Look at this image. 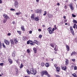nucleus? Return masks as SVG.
Masks as SVG:
<instances>
[{
    "mask_svg": "<svg viewBox=\"0 0 77 77\" xmlns=\"http://www.w3.org/2000/svg\"><path fill=\"white\" fill-rule=\"evenodd\" d=\"M4 42L6 44V45H9V44H10V42L9 41L7 40H5L4 41Z\"/></svg>",
    "mask_w": 77,
    "mask_h": 77,
    "instance_id": "nucleus-7",
    "label": "nucleus"
},
{
    "mask_svg": "<svg viewBox=\"0 0 77 77\" xmlns=\"http://www.w3.org/2000/svg\"><path fill=\"white\" fill-rule=\"evenodd\" d=\"M11 11H15V9L13 8H11Z\"/></svg>",
    "mask_w": 77,
    "mask_h": 77,
    "instance_id": "nucleus-52",
    "label": "nucleus"
},
{
    "mask_svg": "<svg viewBox=\"0 0 77 77\" xmlns=\"http://www.w3.org/2000/svg\"><path fill=\"white\" fill-rule=\"evenodd\" d=\"M33 50L34 52V53H37V49L35 47H34L33 48Z\"/></svg>",
    "mask_w": 77,
    "mask_h": 77,
    "instance_id": "nucleus-9",
    "label": "nucleus"
},
{
    "mask_svg": "<svg viewBox=\"0 0 77 77\" xmlns=\"http://www.w3.org/2000/svg\"><path fill=\"white\" fill-rule=\"evenodd\" d=\"M2 46L3 47V48H6V46H5V44H4V43H2Z\"/></svg>",
    "mask_w": 77,
    "mask_h": 77,
    "instance_id": "nucleus-30",
    "label": "nucleus"
},
{
    "mask_svg": "<svg viewBox=\"0 0 77 77\" xmlns=\"http://www.w3.org/2000/svg\"><path fill=\"white\" fill-rule=\"evenodd\" d=\"M75 26H76V24L74 23V25L73 26V28H74V29H75Z\"/></svg>",
    "mask_w": 77,
    "mask_h": 77,
    "instance_id": "nucleus-37",
    "label": "nucleus"
},
{
    "mask_svg": "<svg viewBox=\"0 0 77 77\" xmlns=\"http://www.w3.org/2000/svg\"><path fill=\"white\" fill-rule=\"evenodd\" d=\"M72 75L74 77H77V75H76V74H75V73L73 74H72Z\"/></svg>",
    "mask_w": 77,
    "mask_h": 77,
    "instance_id": "nucleus-34",
    "label": "nucleus"
},
{
    "mask_svg": "<svg viewBox=\"0 0 77 77\" xmlns=\"http://www.w3.org/2000/svg\"><path fill=\"white\" fill-rule=\"evenodd\" d=\"M41 74L42 76H44V75H45L48 77H51L50 75H49L48 73V72H47V71H42V72H41Z\"/></svg>",
    "mask_w": 77,
    "mask_h": 77,
    "instance_id": "nucleus-1",
    "label": "nucleus"
},
{
    "mask_svg": "<svg viewBox=\"0 0 77 77\" xmlns=\"http://www.w3.org/2000/svg\"><path fill=\"white\" fill-rule=\"evenodd\" d=\"M42 27H45V25H42Z\"/></svg>",
    "mask_w": 77,
    "mask_h": 77,
    "instance_id": "nucleus-64",
    "label": "nucleus"
},
{
    "mask_svg": "<svg viewBox=\"0 0 77 77\" xmlns=\"http://www.w3.org/2000/svg\"><path fill=\"white\" fill-rule=\"evenodd\" d=\"M35 12L36 13H37V14L38 13H39V10L37 9V10H35Z\"/></svg>",
    "mask_w": 77,
    "mask_h": 77,
    "instance_id": "nucleus-39",
    "label": "nucleus"
},
{
    "mask_svg": "<svg viewBox=\"0 0 77 77\" xmlns=\"http://www.w3.org/2000/svg\"><path fill=\"white\" fill-rule=\"evenodd\" d=\"M54 76H55V77H60V76L57 75H56V74H55L54 75Z\"/></svg>",
    "mask_w": 77,
    "mask_h": 77,
    "instance_id": "nucleus-42",
    "label": "nucleus"
},
{
    "mask_svg": "<svg viewBox=\"0 0 77 77\" xmlns=\"http://www.w3.org/2000/svg\"><path fill=\"white\" fill-rule=\"evenodd\" d=\"M48 17L49 18H53V15L51 14H49L48 16Z\"/></svg>",
    "mask_w": 77,
    "mask_h": 77,
    "instance_id": "nucleus-25",
    "label": "nucleus"
},
{
    "mask_svg": "<svg viewBox=\"0 0 77 77\" xmlns=\"http://www.w3.org/2000/svg\"><path fill=\"white\" fill-rule=\"evenodd\" d=\"M11 35V33H8V36H10V35Z\"/></svg>",
    "mask_w": 77,
    "mask_h": 77,
    "instance_id": "nucleus-58",
    "label": "nucleus"
},
{
    "mask_svg": "<svg viewBox=\"0 0 77 77\" xmlns=\"http://www.w3.org/2000/svg\"><path fill=\"white\" fill-rule=\"evenodd\" d=\"M35 43V44H38V41L37 40H35L33 42V44Z\"/></svg>",
    "mask_w": 77,
    "mask_h": 77,
    "instance_id": "nucleus-23",
    "label": "nucleus"
},
{
    "mask_svg": "<svg viewBox=\"0 0 77 77\" xmlns=\"http://www.w3.org/2000/svg\"><path fill=\"white\" fill-rule=\"evenodd\" d=\"M34 18H35V14H33L31 16V18L32 20H33Z\"/></svg>",
    "mask_w": 77,
    "mask_h": 77,
    "instance_id": "nucleus-21",
    "label": "nucleus"
},
{
    "mask_svg": "<svg viewBox=\"0 0 77 77\" xmlns=\"http://www.w3.org/2000/svg\"><path fill=\"white\" fill-rule=\"evenodd\" d=\"M61 67L62 68V69L63 70H64V71H66V69H67L66 66H61Z\"/></svg>",
    "mask_w": 77,
    "mask_h": 77,
    "instance_id": "nucleus-6",
    "label": "nucleus"
},
{
    "mask_svg": "<svg viewBox=\"0 0 77 77\" xmlns=\"http://www.w3.org/2000/svg\"><path fill=\"white\" fill-rule=\"evenodd\" d=\"M27 44L28 45L30 44L31 45H34V44L33 43V41L32 40H28L27 42Z\"/></svg>",
    "mask_w": 77,
    "mask_h": 77,
    "instance_id": "nucleus-2",
    "label": "nucleus"
},
{
    "mask_svg": "<svg viewBox=\"0 0 77 77\" xmlns=\"http://www.w3.org/2000/svg\"><path fill=\"white\" fill-rule=\"evenodd\" d=\"M48 31L50 34H52V33H53V32L51 30V28L50 27H49L48 28Z\"/></svg>",
    "mask_w": 77,
    "mask_h": 77,
    "instance_id": "nucleus-4",
    "label": "nucleus"
},
{
    "mask_svg": "<svg viewBox=\"0 0 77 77\" xmlns=\"http://www.w3.org/2000/svg\"><path fill=\"white\" fill-rule=\"evenodd\" d=\"M3 63H0V66H3Z\"/></svg>",
    "mask_w": 77,
    "mask_h": 77,
    "instance_id": "nucleus-51",
    "label": "nucleus"
},
{
    "mask_svg": "<svg viewBox=\"0 0 77 77\" xmlns=\"http://www.w3.org/2000/svg\"><path fill=\"white\" fill-rule=\"evenodd\" d=\"M16 75H17V74H18V69H16Z\"/></svg>",
    "mask_w": 77,
    "mask_h": 77,
    "instance_id": "nucleus-22",
    "label": "nucleus"
},
{
    "mask_svg": "<svg viewBox=\"0 0 77 77\" xmlns=\"http://www.w3.org/2000/svg\"><path fill=\"white\" fill-rule=\"evenodd\" d=\"M64 23H66L67 21V20H64Z\"/></svg>",
    "mask_w": 77,
    "mask_h": 77,
    "instance_id": "nucleus-62",
    "label": "nucleus"
},
{
    "mask_svg": "<svg viewBox=\"0 0 77 77\" xmlns=\"http://www.w3.org/2000/svg\"><path fill=\"white\" fill-rule=\"evenodd\" d=\"M72 61L73 62H75V59H72Z\"/></svg>",
    "mask_w": 77,
    "mask_h": 77,
    "instance_id": "nucleus-53",
    "label": "nucleus"
},
{
    "mask_svg": "<svg viewBox=\"0 0 77 77\" xmlns=\"http://www.w3.org/2000/svg\"><path fill=\"white\" fill-rule=\"evenodd\" d=\"M34 69H30V73L31 74H33V71Z\"/></svg>",
    "mask_w": 77,
    "mask_h": 77,
    "instance_id": "nucleus-18",
    "label": "nucleus"
},
{
    "mask_svg": "<svg viewBox=\"0 0 77 77\" xmlns=\"http://www.w3.org/2000/svg\"><path fill=\"white\" fill-rule=\"evenodd\" d=\"M36 73H37V71H36V70L34 69L32 74H33V75H35V74H36Z\"/></svg>",
    "mask_w": 77,
    "mask_h": 77,
    "instance_id": "nucleus-15",
    "label": "nucleus"
},
{
    "mask_svg": "<svg viewBox=\"0 0 77 77\" xmlns=\"http://www.w3.org/2000/svg\"><path fill=\"white\" fill-rule=\"evenodd\" d=\"M38 31H39V32H41V29H38Z\"/></svg>",
    "mask_w": 77,
    "mask_h": 77,
    "instance_id": "nucleus-61",
    "label": "nucleus"
},
{
    "mask_svg": "<svg viewBox=\"0 0 77 77\" xmlns=\"http://www.w3.org/2000/svg\"><path fill=\"white\" fill-rule=\"evenodd\" d=\"M32 33V31H30L29 32V33H30V34H31Z\"/></svg>",
    "mask_w": 77,
    "mask_h": 77,
    "instance_id": "nucleus-59",
    "label": "nucleus"
},
{
    "mask_svg": "<svg viewBox=\"0 0 77 77\" xmlns=\"http://www.w3.org/2000/svg\"><path fill=\"white\" fill-rule=\"evenodd\" d=\"M67 6L66 5H65L64 6V8H65V9H66Z\"/></svg>",
    "mask_w": 77,
    "mask_h": 77,
    "instance_id": "nucleus-54",
    "label": "nucleus"
},
{
    "mask_svg": "<svg viewBox=\"0 0 77 77\" xmlns=\"http://www.w3.org/2000/svg\"><path fill=\"white\" fill-rule=\"evenodd\" d=\"M70 8L71 10H73V9H74V8H73V7H70Z\"/></svg>",
    "mask_w": 77,
    "mask_h": 77,
    "instance_id": "nucleus-55",
    "label": "nucleus"
},
{
    "mask_svg": "<svg viewBox=\"0 0 77 77\" xmlns=\"http://www.w3.org/2000/svg\"><path fill=\"white\" fill-rule=\"evenodd\" d=\"M56 69L57 70V71L59 72V71H60V67L57 66L56 68Z\"/></svg>",
    "mask_w": 77,
    "mask_h": 77,
    "instance_id": "nucleus-10",
    "label": "nucleus"
},
{
    "mask_svg": "<svg viewBox=\"0 0 77 77\" xmlns=\"http://www.w3.org/2000/svg\"><path fill=\"white\" fill-rule=\"evenodd\" d=\"M69 6L70 8H71V7H72V4H69Z\"/></svg>",
    "mask_w": 77,
    "mask_h": 77,
    "instance_id": "nucleus-47",
    "label": "nucleus"
},
{
    "mask_svg": "<svg viewBox=\"0 0 77 77\" xmlns=\"http://www.w3.org/2000/svg\"><path fill=\"white\" fill-rule=\"evenodd\" d=\"M18 2L17 1H15L14 5L16 8H17L18 7Z\"/></svg>",
    "mask_w": 77,
    "mask_h": 77,
    "instance_id": "nucleus-3",
    "label": "nucleus"
},
{
    "mask_svg": "<svg viewBox=\"0 0 77 77\" xmlns=\"http://www.w3.org/2000/svg\"><path fill=\"white\" fill-rule=\"evenodd\" d=\"M66 47L67 51H69V47L68 45H66Z\"/></svg>",
    "mask_w": 77,
    "mask_h": 77,
    "instance_id": "nucleus-13",
    "label": "nucleus"
},
{
    "mask_svg": "<svg viewBox=\"0 0 77 77\" xmlns=\"http://www.w3.org/2000/svg\"><path fill=\"white\" fill-rule=\"evenodd\" d=\"M24 66V65L23 64V63H21L20 64V69H22V68Z\"/></svg>",
    "mask_w": 77,
    "mask_h": 77,
    "instance_id": "nucleus-20",
    "label": "nucleus"
},
{
    "mask_svg": "<svg viewBox=\"0 0 77 77\" xmlns=\"http://www.w3.org/2000/svg\"><path fill=\"white\" fill-rule=\"evenodd\" d=\"M73 30L72 29V27H70V31H71V30Z\"/></svg>",
    "mask_w": 77,
    "mask_h": 77,
    "instance_id": "nucleus-56",
    "label": "nucleus"
},
{
    "mask_svg": "<svg viewBox=\"0 0 77 77\" xmlns=\"http://www.w3.org/2000/svg\"><path fill=\"white\" fill-rule=\"evenodd\" d=\"M12 24H15V21H13L12 22Z\"/></svg>",
    "mask_w": 77,
    "mask_h": 77,
    "instance_id": "nucleus-57",
    "label": "nucleus"
},
{
    "mask_svg": "<svg viewBox=\"0 0 77 77\" xmlns=\"http://www.w3.org/2000/svg\"><path fill=\"white\" fill-rule=\"evenodd\" d=\"M56 45L55 46V47L54 48V50L55 51H57V49L56 48Z\"/></svg>",
    "mask_w": 77,
    "mask_h": 77,
    "instance_id": "nucleus-41",
    "label": "nucleus"
},
{
    "mask_svg": "<svg viewBox=\"0 0 77 77\" xmlns=\"http://www.w3.org/2000/svg\"><path fill=\"white\" fill-rule=\"evenodd\" d=\"M26 72L28 74H30V71H29V70L27 69Z\"/></svg>",
    "mask_w": 77,
    "mask_h": 77,
    "instance_id": "nucleus-26",
    "label": "nucleus"
},
{
    "mask_svg": "<svg viewBox=\"0 0 77 77\" xmlns=\"http://www.w3.org/2000/svg\"><path fill=\"white\" fill-rule=\"evenodd\" d=\"M21 28L22 30L24 32L25 31V29H24V26H21Z\"/></svg>",
    "mask_w": 77,
    "mask_h": 77,
    "instance_id": "nucleus-16",
    "label": "nucleus"
},
{
    "mask_svg": "<svg viewBox=\"0 0 77 77\" xmlns=\"http://www.w3.org/2000/svg\"><path fill=\"white\" fill-rule=\"evenodd\" d=\"M2 48V44L0 42V48Z\"/></svg>",
    "mask_w": 77,
    "mask_h": 77,
    "instance_id": "nucleus-50",
    "label": "nucleus"
},
{
    "mask_svg": "<svg viewBox=\"0 0 77 77\" xmlns=\"http://www.w3.org/2000/svg\"><path fill=\"white\" fill-rule=\"evenodd\" d=\"M46 14H47V11H44V13L43 14V15H44V16H45Z\"/></svg>",
    "mask_w": 77,
    "mask_h": 77,
    "instance_id": "nucleus-36",
    "label": "nucleus"
},
{
    "mask_svg": "<svg viewBox=\"0 0 77 77\" xmlns=\"http://www.w3.org/2000/svg\"><path fill=\"white\" fill-rule=\"evenodd\" d=\"M71 32L73 35H74V31L73 30H72Z\"/></svg>",
    "mask_w": 77,
    "mask_h": 77,
    "instance_id": "nucleus-35",
    "label": "nucleus"
},
{
    "mask_svg": "<svg viewBox=\"0 0 77 77\" xmlns=\"http://www.w3.org/2000/svg\"><path fill=\"white\" fill-rule=\"evenodd\" d=\"M3 17H4L5 18L6 20H8V19L9 20L10 19L9 17L5 14H3Z\"/></svg>",
    "mask_w": 77,
    "mask_h": 77,
    "instance_id": "nucleus-5",
    "label": "nucleus"
},
{
    "mask_svg": "<svg viewBox=\"0 0 77 77\" xmlns=\"http://www.w3.org/2000/svg\"><path fill=\"white\" fill-rule=\"evenodd\" d=\"M14 43H15L16 44H17L18 43V40H17L16 39H14Z\"/></svg>",
    "mask_w": 77,
    "mask_h": 77,
    "instance_id": "nucleus-24",
    "label": "nucleus"
},
{
    "mask_svg": "<svg viewBox=\"0 0 77 77\" xmlns=\"http://www.w3.org/2000/svg\"><path fill=\"white\" fill-rule=\"evenodd\" d=\"M51 46L52 47H53V48H54V45L53 43L51 44Z\"/></svg>",
    "mask_w": 77,
    "mask_h": 77,
    "instance_id": "nucleus-32",
    "label": "nucleus"
},
{
    "mask_svg": "<svg viewBox=\"0 0 77 77\" xmlns=\"http://www.w3.org/2000/svg\"><path fill=\"white\" fill-rule=\"evenodd\" d=\"M8 60L9 61V63H10V64H12V63H13V61H12V59L9 58Z\"/></svg>",
    "mask_w": 77,
    "mask_h": 77,
    "instance_id": "nucleus-12",
    "label": "nucleus"
},
{
    "mask_svg": "<svg viewBox=\"0 0 77 77\" xmlns=\"http://www.w3.org/2000/svg\"><path fill=\"white\" fill-rule=\"evenodd\" d=\"M75 54H77V52H75V51H73L72 52L71 56H72V55H75Z\"/></svg>",
    "mask_w": 77,
    "mask_h": 77,
    "instance_id": "nucleus-8",
    "label": "nucleus"
},
{
    "mask_svg": "<svg viewBox=\"0 0 77 77\" xmlns=\"http://www.w3.org/2000/svg\"><path fill=\"white\" fill-rule=\"evenodd\" d=\"M42 12V10H38V13H39L40 14H41Z\"/></svg>",
    "mask_w": 77,
    "mask_h": 77,
    "instance_id": "nucleus-40",
    "label": "nucleus"
},
{
    "mask_svg": "<svg viewBox=\"0 0 77 77\" xmlns=\"http://www.w3.org/2000/svg\"><path fill=\"white\" fill-rule=\"evenodd\" d=\"M11 42V44L14 45V41H13V39H11L10 40Z\"/></svg>",
    "mask_w": 77,
    "mask_h": 77,
    "instance_id": "nucleus-17",
    "label": "nucleus"
},
{
    "mask_svg": "<svg viewBox=\"0 0 77 77\" xmlns=\"http://www.w3.org/2000/svg\"><path fill=\"white\" fill-rule=\"evenodd\" d=\"M77 69V66H75L74 67V70H76Z\"/></svg>",
    "mask_w": 77,
    "mask_h": 77,
    "instance_id": "nucleus-45",
    "label": "nucleus"
},
{
    "mask_svg": "<svg viewBox=\"0 0 77 77\" xmlns=\"http://www.w3.org/2000/svg\"><path fill=\"white\" fill-rule=\"evenodd\" d=\"M42 35H39V38H40V39H41V38H42Z\"/></svg>",
    "mask_w": 77,
    "mask_h": 77,
    "instance_id": "nucleus-46",
    "label": "nucleus"
},
{
    "mask_svg": "<svg viewBox=\"0 0 77 77\" xmlns=\"http://www.w3.org/2000/svg\"><path fill=\"white\" fill-rule=\"evenodd\" d=\"M35 21H39V18H38V17H35Z\"/></svg>",
    "mask_w": 77,
    "mask_h": 77,
    "instance_id": "nucleus-27",
    "label": "nucleus"
},
{
    "mask_svg": "<svg viewBox=\"0 0 77 77\" xmlns=\"http://www.w3.org/2000/svg\"><path fill=\"white\" fill-rule=\"evenodd\" d=\"M66 65L67 66L68 65V63H69V61H68V60H66Z\"/></svg>",
    "mask_w": 77,
    "mask_h": 77,
    "instance_id": "nucleus-14",
    "label": "nucleus"
},
{
    "mask_svg": "<svg viewBox=\"0 0 77 77\" xmlns=\"http://www.w3.org/2000/svg\"><path fill=\"white\" fill-rule=\"evenodd\" d=\"M27 51L28 53H29L30 52V51L29 49H27Z\"/></svg>",
    "mask_w": 77,
    "mask_h": 77,
    "instance_id": "nucleus-44",
    "label": "nucleus"
},
{
    "mask_svg": "<svg viewBox=\"0 0 77 77\" xmlns=\"http://www.w3.org/2000/svg\"><path fill=\"white\" fill-rule=\"evenodd\" d=\"M72 17H76V16H75V15H74L73 14H72Z\"/></svg>",
    "mask_w": 77,
    "mask_h": 77,
    "instance_id": "nucleus-48",
    "label": "nucleus"
},
{
    "mask_svg": "<svg viewBox=\"0 0 77 77\" xmlns=\"http://www.w3.org/2000/svg\"><path fill=\"white\" fill-rule=\"evenodd\" d=\"M3 3V2H2V0H0V3L1 4Z\"/></svg>",
    "mask_w": 77,
    "mask_h": 77,
    "instance_id": "nucleus-60",
    "label": "nucleus"
},
{
    "mask_svg": "<svg viewBox=\"0 0 77 77\" xmlns=\"http://www.w3.org/2000/svg\"><path fill=\"white\" fill-rule=\"evenodd\" d=\"M73 23H76V24H77V21L75 20H73Z\"/></svg>",
    "mask_w": 77,
    "mask_h": 77,
    "instance_id": "nucleus-33",
    "label": "nucleus"
},
{
    "mask_svg": "<svg viewBox=\"0 0 77 77\" xmlns=\"http://www.w3.org/2000/svg\"><path fill=\"white\" fill-rule=\"evenodd\" d=\"M45 65L46 67H48V66H50V64H49V63H47L45 64Z\"/></svg>",
    "mask_w": 77,
    "mask_h": 77,
    "instance_id": "nucleus-19",
    "label": "nucleus"
},
{
    "mask_svg": "<svg viewBox=\"0 0 77 77\" xmlns=\"http://www.w3.org/2000/svg\"><path fill=\"white\" fill-rule=\"evenodd\" d=\"M57 6H59V5H60V4H59V3H58L57 4Z\"/></svg>",
    "mask_w": 77,
    "mask_h": 77,
    "instance_id": "nucleus-63",
    "label": "nucleus"
},
{
    "mask_svg": "<svg viewBox=\"0 0 77 77\" xmlns=\"http://www.w3.org/2000/svg\"><path fill=\"white\" fill-rule=\"evenodd\" d=\"M17 33H19V35H21V31H17Z\"/></svg>",
    "mask_w": 77,
    "mask_h": 77,
    "instance_id": "nucleus-43",
    "label": "nucleus"
},
{
    "mask_svg": "<svg viewBox=\"0 0 77 77\" xmlns=\"http://www.w3.org/2000/svg\"><path fill=\"white\" fill-rule=\"evenodd\" d=\"M45 65V63H42L41 64V66H44Z\"/></svg>",
    "mask_w": 77,
    "mask_h": 77,
    "instance_id": "nucleus-31",
    "label": "nucleus"
},
{
    "mask_svg": "<svg viewBox=\"0 0 77 77\" xmlns=\"http://www.w3.org/2000/svg\"><path fill=\"white\" fill-rule=\"evenodd\" d=\"M21 14V13L20 12L16 13V15H20V14Z\"/></svg>",
    "mask_w": 77,
    "mask_h": 77,
    "instance_id": "nucleus-29",
    "label": "nucleus"
},
{
    "mask_svg": "<svg viewBox=\"0 0 77 77\" xmlns=\"http://www.w3.org/2000/svg\"><path fill=\"white\" fill-rule=\"evenodd\" d=\"M54 67L56 68H57V64H55L54 65Z\"/></svg>",
    "mask_w": 77,
    "mask_h": 77,
    "instance_id": "nucleus-49",
    "label": "nucleus"
},
{
    "mask_svg": "<svg viewBox=\"0 0 77 77\" xmlns=\"http://www.w3.org/2000/svg\"><path fill=\"white\" fill-rule=\"evenodd\" d=\"M6 22V19H4L3 20V23H5Z\"/></svg>",
    "mask_w": 77,
    "mask_h": 77,
    "instance_id": "nucleus-38",
    "label": "nucleus"
},
{
    "mask_svg": "<svg viewBox=\"0 0 77 77\" xmlns=\"http://www.w3.org/2000/svg\"><path fill=\"white\" fill-rule=\"evenodd\" d=\"M57 29V27L56 26V25H55L54 26V28H53L52 29L51 28V30H52V32H54L55 30H56Z\"/></svg>",
    "mask_w": 77,
    "mask_h": 77,
    "instance_id": "nucleus-11",
    "label": "nucleus"
},
{
    "mask_svg": "<svg viewBox=\"0 0 77 77\" xmlns=\"http://www.w3.org/2000/svg\"><path fill=\"white\" fill-rule=\"evenodd\" d=\"M12 56L13 57H15V56L16 54L15 52H14L12 54Z\"/></svg>",
    "mask_w": 77,
    "mask_h": 77,
    "instance_id": "nucleus-28",
    "label": "nucleus"
}]
</instances>
